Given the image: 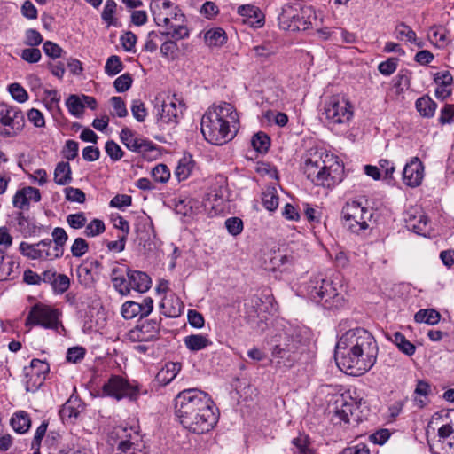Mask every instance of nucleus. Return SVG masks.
Returning <instances> with one entry per match:
<instances>
[{"label": "nucleus", "mask_w": 454, "mask_h": 454, "mask_svg": "<svg viewBox=\"0 0 454 454\" xmlns=\"http://www.w3.org/2000/svg\"><path fill=\"white\" fill-rule=\"evenodd\" d=\"M227 34L222 27H213L204 33L203 40L208 47H221L227 42Z\"/></svg>", "instance_id": "obj_25"}, {"label": "nucleus", "mask_w": 454, "mask_h": 454, "mask_svg": "<svg viewBox=\"0 0 454 454\" xmlns=\"http://www.w3.org/2000/svg\"><path fill=\"white\" fill-rule=\"evenodd\" d=\"M379 347L373 335L363 327L346 331L339 339L334 358L337 365L349 375H363L377 361Z\"/></svg>", "instance_id": "obj_1"}, {"label": "nucleus", "mask_w": 454, "mask_h": 454, "mask_svg": "<svg viewBox=\"0 0 454 454\" xmlns=\"http://www.w3.org/2000/svg\"><path fill=\"white\" fill-rule=\"evenodd\" d=\"M439 122L442 125L454 122V105L446 104L441 110Z\"/></svg>", "instance_id": "obj_62"}, {"label": "nucleus", "mask_w": 454, "mask_h": 454, "mask_svg": "<svg viewBox=\"0 0 454 454\" xmlns=\"http://www.w3.org/2000/svg\"><path fill=\"white\" fill-rule=\"evenodd\" d=\"M117 4L114 0H106L101 17L107 27L115 26L116 20L114 14L116 12Z\"/></svg>", "instance_id": "obj_41"}, {"label": "nucleus", "mask_w": 454, "mask_h": 454, "mask_svg": "<svg viewBox=\"0 0 454 454\" xmlns=\"http://www.w3.org/2000/svg\"><path fill=\"white\" fill-rule=\"evenodd\" d=\"M315 19V11L312 6L303 5L294 0L283 5L282 12L278 16V24L283 30L304 31L309 27L312 20Z\"/></svg>", "instance_id": "obj_5"}, {"label": "nucleus", "mask_w": 454, "mask_h": 454, "mask_svg": "<svg viewBox=\"0 0 454 454\" xmlns=\"http://www.w3.org/2000/svg\"><path fill=\"white\" fill-rule=\"evenodd\" d=\"M194 163L191 156H184L178 162L175 170V176L178 181H184L189 177Z\"/></svg>", "instance_id": "obj_33"}, {"label": "nucleus", "mask_w": 454, "mask_h": 454, "mask_svg": "<svg viewBox=\"0 0 454 454\" xmlns=\"http://www.w3.org/2000/svg\"><path fill=\"white\" fill-rule=\"evenodd\" d=\"M124 66L119 56L112 55L109 57L105 65V72L110 75L114 76L117 74L121 73L123 69Z\"/></svg>", "instance_id": "obj_45"}, {"label": "nucleus", "mask_w": 454, "mask_h": 454, "mask_svg": "<svg viewBox=\"0 0 454 454\" xmlns=\"http://www.w3.org/2000/svg\"><path fill=\"white\" fill-rule=\"evenodd\" d=\"M292 443L298 449L299 454H313V450L309 447V441L307 436L294 438Z\"/></svg>", "instance_id": "obj_63"}, {"label": "nucleus", "mask_w": 454, "mask_h": 454, "mask_svg": "<svg viewBox=\"0 0 454 454\" xmlns=\"http://www.w3.org/2000/svg\"><path fill=\"white\" fill-rule=\"evenodd\" d=\"M424 177V166L421 160L415 157L408 162L403 171V179L410 187L419 186Z\"/></svg>", "instance_id": "obj_18"}, {"label": "nucleus", "mask_w": 454, "mask_h": 454, "mask_svg": "<svg viewBox=\"0 0 454 454\" xmlns=\"http://www.w3.org/2000/svg\"><path fill=\"white\" fill-rule=\"evenodd\" d=\"M340 281L325 278L322 274L310 278L306 286L307 295L315 302L321 303L325 309H338L343 307L345 301L339 293Z\"/></svg>", "instance_id": "obj_4"}, {"label": "nucleus", "mask_w": 454, "mask_h": 454, "mask_svg": "<svg viewBox=\"0 0 454 454\" xmlns=\"http://www.w3.org/2000/svg\"><path fill=\"white\" fill-rule=\"evenodd\" d=\"M64 192L66 199L69 201L83 203L86 200L85 193L81 189L67 187Z\"/></svg>", "instance_id": "obj_60"}, {"label": "nucleus", "mask_w": 454, "mask_h": 454, "mask_svg": "<svg viewBox=\"0 0 454 454\" xmlns=\"http://www.w3.org/2000/svg\"><path fill=\"white\" fill-rule=\"evenodd\" d=\"M239 114L227 102L211 106L201 117L200 131L210 144L222 145L231 140L239 128Z\"/></svg>", "instance_id": "obj_3"}, {"label": "nucleus", "mask_w": 454, "mask_h": 454, "mask_svg": "<svg viewBox=\"0 0 454 454\" xmlns=\"http://www.w3.org/2000/svg\"><path fill=\"white\" fill-rule=\"evenodd\" d=\"M185 347L192 352L200 351L207 347L212 345V341L207 335L203 334H191L184 339Z\"/></svg>", "instance_id": "obj_28"}, {"label": "nucleus", "mask_w": 454, "mask_h": 454, "mask_svg": "<svg viewBox=\"0 0 454 454\" xmlns=\"http://www.w3.org/2000/svg\"><path fill=\"white\" fill-rule=\"evenodd\" d=\"M145 444L135 445H117L116 454H146Z\"/></svg>", "instance_id": "obj_64"}, {"label": "nucleus", "mask_w": 454, "mask_h": 454, "mask_svg": "<svg viewBox=\"0 0 454 454\" xmlns=\"http://www.w3.org/2000/svg\"><path fill=\"white\" fill-rule=\"evenodd\" d=\"M49 371V364L45 361L40 359H33L30 363V365L24 368V372L32 373V376H35V374L45 377Z\"/></svg>", "instance_id": "obj_42"}, {"label": "nucleus", "mask_w": 454, "mask_h": 454, "mask_svg": "<svg viewBox=\"0 0 454 454\" xmlns=\"http://www.w3.org/2000/svg\"><path fill=\"white\" fill-rule=\"evenodd\" d=\"M417 323H425L427 325H436L441 319V314L433 309H419L414 316Z\"/></svg>", "instance_id": "obj_34"}, {"label": "nucleus", "mask_w": 454, "mask_h": 454, "mask_svg": "<svg viewBox=\"0 0 454 454\" xmlns=\"http://www.w3.org/2000/svg\"><path fill=\"white\" fill-rule=\"evenodd\" d=\"M238 13L247 19V20H244V22H248L252 26L261 27L264 25V16L262 11L254 5H240L238 7Z\"/></svg>", "instance_id": "obj_24"}, {"label": "nucleus", "mask_w": 454, "mask_h": 454, "mask_svg": "<svg viewBox=\"0 0 454 454\" xmlns=\"http://www.w3.org/2000/svg\"><path fill=\"white\" fill-rule=\"evenodd\" d=\"M415 106L420 115L426 118L433 117L437 108V104L427 95L419 98Z\"/></svg>", "instance_id": "obj_30"}, {"label": "nucleus", "mask_w": 454, "mask_h": 454, "mask_svg": "<svg viewBox=\"0 0 454 454\" xmlns=\"http://www.w3.org/2000/svg\"><path fill=\"white\" fill-rule=\"evenodd\" d=\"M395 33L396 38L399 40H403L405 38L407 41L411 43L416 42L417 35L415 31L403 22L399 23L395 27Z\"/></svg>", "instance_id": "obj_47"}, {"label": "nucleus", "mask_w": 454, "mask_h": 454, "mask_svg": "<svg viewBox=\"0 0 454 454\" xmlns=\"http://www.w3.org/2000/svg\"><path fill=\"white\" fill-rule=\"evenodd\" d=\"M262 200L269 211H275L278 206V196L275 187L269 186L262 192Z\"/></svg>", "instance_id": "obj_37"}, {"label": "nucleus", "mask_w": 454, "mask_h": 454, "mask_svg": "<svg viewBox=\"0 0 454 454\" xmlns=\"http://www.w3.org/2000/svg\"><path fill=\"white\" fill-rule=\"evenodd\" d=\"M66 106L71 114L80 116L83 113L85 104L82 102V98L77 95H70L67 101Z\"/></svg>", "instance_id": "obj_43"}, {"label": "nucleus", "mask_w": 454, "mask_h": 454, "mask_svg": "<svg viewBox=\"0 0 454 454\" xmlns=\"http://www.w3.org/2000/svg\"><path fill=\"white\" fill-rule=\"evenodd\" d=\"M105 150L108 156L114 161L121 160L123 156V151L120 145L113 140L106 143Z\"/></svg>", "instance_id": "obj_58"}, {"label": "nucleus", "mask_w": 454, "mask_h": 454, "mask_svg": "<svg viewBox=\"0 0 454 454\" xmlns=\"http://www.w3.org/2000/svg\"><path fill=\"white\" fill-rule=\"evenodd\" d=\"M112 282L115 290L121 295H127L130 293V286L129 279L127 280L124 276H114L112 278Z\"/></svg>", "instance_id": "obj_55"}, {"label": "nucleus", "mask_w": 454, "mask_h": 454, "mask_svg": "<svg viewBox=\"0 0 454 454\" xmlns=\"http://www.w3.org/2000/svg\"><path fill=\"white\" fill-rule=\"evenodd\" d=\"M302 169L307 178L317 186L329 188L340 182V177L332 174L331 168L317 153L305 159Z\"/></svg>", "instance_id": "obj_8"}, {"label": "nucleus", "mask_w": 454, "mask_h": 454, "mask_svg": "<svg viewBox=\"0 0 454 454\" xmlns=\"http://www.w3.org/2000/svg\"><path fill=\"white\" fill-rule=\"evenodd\" d=\"M175 414L185 429L198 434L209 432L218 421L213 400L197 388L184 389L176 396Z\"/></svg>", "instance_id": "obj_2"}, {"label": "nucleus", "mask_w": 454, "mask_h": 454, "mask_svg": "<svg viewBox=\"0 0 454 454\" xmlns=\"http://www.w3.org/2000/svg\"><path fill=\"white\" fill-rule=\"evenodd\" d=\"M304 350V343L299 331L291 329L280 336V340L272 348L271 356L278 364L291 368L297 363Z\"/></svg>", "instance_id": "obj_6"}, {"label": "nucleus", "mask_w": 454, "mask_h": 454, "mask_svg": "<svg viewBox=\"0 0 454 454\" xmlns=\"http://www.w3.org/2000/svg\"><path fill=\"white\" fill-rule=\"evenodd\" d=\"M59 316L57 309L43 303H36L30 309L25 325L27 327L41 325L46 329H57L59 325Z\"/></svg>", "instance_id": "obj_13"}, {"label": "nucleus", "mask_w": 454, "mask_h": 454, "mask_svg": "<svg viewBox=\"0 0 454 454\" xmlns=\"http://www.w3.org/2000/svg\"><path fill=\"white\" fill-rule=\"evenodd\" d=\"M25 380L24 384L27 392L36 391L44 382V376L35 375L32 376V373L24 372Z\"/></svg>", "instance_id": "obj_46"}, {"label": "nucleus", "mask_w": 454, "mask_h": 454, "mask_svg": "<svg viewBox=\"0 0 454 454\" xmlns=\"http://www.w3.org/2000/svg\"><path fill=\"white\" fill-rule=\"evenodd\" d=\"M152 176L156 182L165 184L170 177V170L165 164H158L152 169Z\"/></svg>", "instance_id": "obj_50"}, {"label": "nucleus", "mask_w": 454, "mask_h": 454, "mask_svg": "<svg viewBox=\"0 0 454 454\" xmlns=\"http://www.w3.org/2000/svg\"><path fill=\"white\" fill-rule=\"evenodd\" d=\"M392 340L405 355L411 356L415 353L416 347L403 333L399 332L395 333Z\"/></svg>", "instance_id": "obj_38"}, {"label": "nucleus", "mask_w": 454, "mask_h": 454, "mask_svg": "<svg viewBox=\"0 0 454 454\" xmlns=\"http://www.w3.org/2000/svg\"><path fill=\"white\" fill-rule=\"evenodd\" d=\"M120 138L129 150L140 153L145 158L147 157V153L156 149L151 141L136 137L135 133L129 128L121 129Z\"/></svg>", "instance_id": "obj_17"}, {"label": "nucleus", "mask_w": 454, "mask_h": 454, "mask_svg": "<svg viewBox=\"0 0 454 454\" xmlns=\"http://www.w3.org/2000/svg\"><path fill=\"white\" fill-rule=\"evenodd\" d=\"M79 283L85 288H91L96 283L98 276H96L87 266L82 263L76 269Z\"/></svg>", "instance_id": "obj_36"}, {"label": "nucleus", "mask_w": 454, "mask_h": 454, "mask_svg": "<svg viewBox=\"0 0 454 454\" xmlns=\"http://www.w3.org/2000/svg\"><path fill=\"white\" fill-rule=\"evenodd\" d=\"M52 243L54 245V248H59V254L62 256L64 253V246L67 241L68 236L66 231L63 228L56 227L53 229L52 233Z\"/></svg>", "instance_id": "obj_44"}, {"label": "nucleus", "mask_w": 454, "mask_h": 454, "mask_svg": "<svg viewBox=\"0 0 454 454\" xmlns=\"http://www.w3.org/2000/svg\"><path fill=\"white\" fill-rule=\"evenodd\" d=\"M11 425L14 431L20 434H24L29 429L31 421L29 416L26 412L20 411L12 418Z\"/></svg>", "instance_id": "obj_35"}, {"label": "nucleus", "mask_w": 454, "mask_h": 454, "mask_svg": "<svg viewBox=\"0 0 454 454\" xmlns=\"http://www.w3.org/2000/svg\"><path fill=\"white\" fill-rule=\"evenodd\" d=\"M19 251L23 256L28 259L40 260L37 243L29 244L27 242L22 241L20 244Z\"/></svg>", "instance_id": "obj_48"}, {"label": "nucleus", "mask_w": 454, "mask_h": 454, "mask_svg": "<svg viewBox=\"0 0 454 454\" xmlns=\"http://www.w3.org/2000/svg\"><path fill=\"white\" fill-rule=\"evenodd\" d=\"M43 281L51 286L55 294H62L70 287V278L66 274L58 273L52 269L43 272Z\"/></svg>", "instance_id": "obj_19"}, {"label": "nucleus", "mask_w": 454, "mask_h": 454, "mask_svg": "<svg viewBox=\"0 0 454 454\" xmlns=\"http://www.w3.org/2000/svg\"><path fill=\"white\" fill-rule=\"evenodd\" d=\"M88 250L89 244L82 238H76L71 246V253L74 257H82Z\"/></svg>", "instance_id": "obj_53"}, {"label": "nucleus", "mask_w": 454, "mask_h": 454, "mask_svg": "<svg viewBox=\"0 0 454 454\" xmlns=\"http://www.w3.org/2000/svg\"><path fill=\"white\" fill-rule=\"evenodd\" d=\"M131 112L134 118L139 122H143L147 115L145 104L139 99L132 102Z\"/></svg>", "instance_id": "obj_61"}, {"label": "nucleus", "mask_w": 454, "mask_h": 454, "mask_svg": "<svg viewBox=\"0 0 454 454\" xmlns=\"http://www.w3.org/2000/svg\"><path fill=\"white\" fill-rule=\"evenodd\" d=\"M140 394L138 383L130 382L120 375H111L102 386V395L114 398L117 401L122 399L136 401Z\"/></svg>", "instance_id": "obj_9"}, {"label": "nucleus", "mask_w": 454, "mask_h": 454, "mask_svg": "<svg viewBox=\"0 0 454 454\" xmlns=\"http://www.w3.org/2000/svg\"><path fill=\"white\" fill-rule=\"evenodd\" d=\"M341 215L344 226L356 234L369 228L372 217V210L357 200L347 201Z\"/></svg>", "instance_id": "obj_7"}, {"label": "nucleus", "mask_w": 454, "mask_h": 454, "mask_svg": "<svg viewBox=\"0 0 454 454\" xmlns=\"http://www.w3.org/2000/svg\"><path fill=\"white\" fill-rule=\"evenodd\" d=\"M72 181L70 164L66 161L59 162L54 170V182L59 185H66Z\"/></svg>", "instance_id": "obj_31"}, {"label": "nucleus", "mask_w": 454, "mask_h": 454, "mask_svg": "<svg viewBox=\"0 0 454 454\" xmlns=\"http://www.w3.org/2000/svg\"><path fill=\"white\" fill-rule=\"evenodd\" d=\"M323 115L330 124H348L354 115L353 106L343 96H331L325 103Z\"/></svg>", "instance_id": "obj_11"}, {"label": "nucleus", "mask_w": 454, "mask_h": 454, "mask_svg": "<svg viewBox=\"0 0 454 454\" xmlns=\"http://www.w3.org/2000/svg\"><path fill=\"white\" fill-rule=\"evenodd\" d=\"M8 90H9L10 94L12 95V97L13 98V99H15L16 101H18L20 103L25 102L28 98V95H27V91L25 90V89L19 83L15 82V83L10 84Z\"/></svg>", "instance_id": "obj_59"}, {"label": "nucleus", "mask_w": 454, "mask_h": 454, "mask_svg": "<svg viewBox=\"0 0 454 454\" xmlns=\"http://www.w3.org/2000/svg\"><path fill=\"white\" fill-rule=\"evenodd\" d=\"M176 23L171 22L168 27L171 31L162 32L160 35L163 37L170 36L173 40L178 41L189 37L190 32L185 25V19L182 21H176Z\"/></svg>", "instance_id": "obj_29"}, {"label": "nucleus", "mask_w": 454, "mask_h": 454, "mask_svg": "<svg viewBox=\"0 0 454 454\" xmlns=\"http://www.w3.org/2000/svg\"><path fill=\"white\" fill-rule=\"evenodd\" d=\"M121 313L125 319L139 317L138 302L133 301L124 302L121 306Z\"/></svg>", "instance_id": "obj_51"}, {"label": "nucleus", "mask_w": 454, "mask_h": 454, "mask_svg": "<svg viewBox=\"0 0 454 454\" xmlns=\"http://www.w3.org/2000/svg\"><path fill=\"white\" fill-rule=\"evenodd\" d=\"M160 307L161 313L165 317L171 318L178 317L182 314L184 309L183 302L175 294L165 296L162 299Z\"/></svg>", "instance_id": "obj_21"}, {"label": "nucleus", "mask_w": 454, "mask_h": 454, "mask_svg": "<svg viewBox=\"0 0 454 454\" xmlns=\"http://www.w3.org/2000/svg\"><path fill=\"white\" fill-rule=\"evenodd\" d=\"M430 392V386L427 381L419 380L414 390L415 397L414 402L416 405L422 408L427 403V396Z\"/></svg>", "instance_id": "obj_39"}, {"label": "nucleus", "mask_w": 454, "mask_h": 454, "mask_svg": "<svg viewBox=\"0 0 454 454\" xmlns=\"http://www.w3.org/2000/svg\"><path fill=\"white\" fill-rule=\"evenodd\" d=\"M132 82L131 74L127 73L116 78L114 86L117 92H125L131 87Z\"/></svg>", "instance_id": "obj_54"}, {"label": "nucleus", "mask_w": 454, "mask_h": 454, "mask_svg": "<svg viewBox=\"0 0 454 454\" xmlns=\"http://www.w3.org/2000/svg\"><path fill=\"white\" fill-rule=\"evenodd\" d=\"M80 401L77 399L67 400L59 411L62 419H75L80 412Z\"/></svg>", "instance_id": "obj_32"}, {"label": "nucleus", "mask_w": 454, "mask_h": 454, "mask_svg": "<svg viewBox=\"0 0 454 454\" xmlns=\"http://www.w3.org/2000/svg\"><path fill=\"white\" fill-rule=\"evenodd\" d=\"M127 277L131 289L139 293H145L151 287V278L145 272L129 270Z\"/></svg>", "instance_id": "obj_23"}, {"label": "nucleus", "mask_w": 454, "mask_h": 454, "mask_svg": "<svg viewBox=\"0 0 454 454\" xmlns=\"http://www.w3.org/2000/svg\"><path fill=\"white\" fill-rule=\"evenodd\" d=\"M182 365L177 362H168L158 372L154 381L160 387L169 384L181 371Z\"/></svg>", "instance_id": "obj_22"}, {"label": "nucleus", "mask_w": 454, "mask_h": 454, "mask_svg": "<svg viewBox=\"0 0 454 454\" xmlns=\"http://www.w3.org/2000/svg\"><path fill=\"white\" fill-rule=\"evenodd\" d=\"M14 262L9 259L5 260L3 251H0V281L10 278Z\"/></svg>", "instance_id": "obj_52"}, {"label": "nucleus", "mask_w": 454, "mask_h": 454, "mask_svg": "<svg viewBox=\"0 0 454 454\" xmlns=\"http://www.w3.org/2000/svg\"><path fill=\"white\" fill-rule=\"evenodd\" d=\"M251 145L258 153H266L270 145V138L266 133L259 131L252 137Z\"/></svg>", "instance_id": "obj_40"}, {"label": "nucleus", "mask_w": 454, "mask_h": 454, "mask_svg": "<svg viewBox=\"0 0 454 454\" xmlns=\"http://www.w3.org/2000/svg\"><path fill=\"white\" fill-rule=\"evenodd\" d=\"M109 437L114 441L113 444L120 446L145 444L137 425L117 426L112 430Z\"/></svg>", "instance_id": "obj_16"}, {"label": "nucleus", "mask_w": 454, "mask_h": 454, "mask_svg": "<svg viewBox=\"0 0 454 454\" xmlns=\"http://www.w3.org/2000/svg\"><path fill=\"white\" fill-rule=\"evenodd\" d=\"M39 249V257L41 261H52L61 257L59 254V248H54V245L51 239H42L37 242Z\"/></svg>", "instance_id": "obj_27"}, {"label": "nucleus", "mask_w": 454, "mask_h": 454, "mask_svg": "<svg viewBox=\"0 0 454 454\" xmlns=\"http://www.w3.org/2000/svg\"><path fill=\"white\" fill-rule=\"evenodd\" d=\"M406 227L417 234L425 235L427 231L428 218L419 209H411L406 212Z\"/></svg>", "instance_id": "obj_20"}, {"label": "nucleus", "mask_w": 454, "mask_h": 454, "mask_svg": "<svg viewBox=\"0 0 454 454\" xmlns=\"http://www.w3.org/2000/svg\"><path fill=\"white\" fill-rule=\"evenodd\" d=\"M150 11L158 26H168L172 21H182V10L168 0H151Z\"/></svg>", "instance_id": "obj_12"}, {"label": "nucleus", "mask_w": 454, "mask_h": 454, "mask_svg": "<svg viewBox=\"0 0 454 454\" xmlns=\"http://www.w3.org/2000/svg\"><path fill=\"white\" fill-rule=\"evenodd\" d=\"M43 42L42 35L34 28H29L25 32L24 43L30 47H35Z\"/></svg>", "instance_id": "obj_57"}, {"label": "nucleus", "mask_w": 454, "mask_h": 454, "mask_svg": "<svg viewBox=\"0 0 454 454\" xmlns=\"http://www.w3.org/2000/svg\"><path fill=\"white\" fill-rule=\"evenodd\" d=\"M262 299L258 297L257 295H253L246 300L245 301V307H246V313L250 317H255L258 315L257 308L262 304Z\"/></svg>", "instance_id": "obj_56"}, {"label": "nucleus", "mask_w": 454, "mask_h": 454, "mask_svg": "<svg viewBox=\"0 0 454 454\" xmlns=\"http://www.w3.org/2000/svg\"><path fill=\"white\" fill-rule=\"evenodd\" d=\"M26 125L24 113L16 106L0 104V137L13 138L18 137Z\"/></svg>", "instance_id": "obj_10"}, {"label": "nucleus", "mask_w": 454, "mask_h": 454, "mask_svg": "<svg viewBox=\"0 0 454 454\" xmlns=\"http://www.w3.org/2000/svg\"><path fill=\"white\" fill-rule=\"evenodd\" d=\"M184 104L176 95L168 97L157 107L156 118L161 124H176L183 115Z\"/></svg>", "instance_id": "obj_15"}, {"label": "nucleus", "mask_w": 454, "mask_h": 454, "mask_svg": "<svg viewBox=\"0 0 454 454\" xmlns=\"http://www.w3.org/2000/svg\"><path fill=\"white\" fill-rule=\"evenodd\" d=\"M105 230L106 226L102 220L93 219L90 223H86L84 235L86 237H96L103 233Z\"/></svg>", "instance_id": "obj_49"}, {"label": "nucleus", "mask_w": 454, "mask_h": 454, "mask_svg": "<svg viewBox=\"0 0 454 454\" xmlns=\"http://www.w3.org/2000/svg\"><path fill=\"white\" fill-rule=\"evenodd\" d=\"M336 404L337 406L334 411V418L339 419L340 422H344L345 424L349 423L355 404L352 402H347L343 395L336 400Z\"/></svg>", "instance_id": "obj_26"}, {"label": "nucleus", "mask_w": 454, "mask_h": 454, "mask_svg": "<svg viewBox=\"0 0 454 454\" xmlns=\"http://www.w3.org/2000/svg\"><path fill=\"white\" fill-rule=\"evenodd\" d=\"M161 317L145 319L129 332V339L134 342L152 341L157 340L160 332Z\"/></svg>", "instance_id": "obj_14"}]
</instances>
